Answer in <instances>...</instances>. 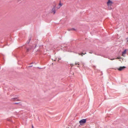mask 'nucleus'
<instances>
[{
    "label": "nucleus",
    "instance_id": "nucleus-1",
    "mask_svg": "<svg viewBox=\"0 0 128 128\" xmlns=\"http://www.w3.org/2000/svg\"><path fill=\"white\" fill-rule=\"evenodd\" d=\"M86 119H83L80 120L79 121L80 125H82L85 124L86 122Z\"/></svg>",
    "mask_w": 128,
    "mask_h": 128
},
{
    "label": "nucleus",
    "instance_id": "nucleus-2",
    "mask_svg": "<svg viewBox=\"0 0 128 128\" xmlns=\"http://www.w3.org/2000/svg\"><path fill=\"white\" fill-rule=\"evenodd\" d=\"M113 2L111 0H108L107 2V5L108 6H111Z\"/></svg>",
    "mask_w": 128,
    "mask_h": 128
},
{
    "label": "nucleus",
    "instance_id": "nucleus-3",
    "mask_svg": "<svg viewBox=\"0 0 128 128\" xmlns=\"http://www.w3.org/2000/svg\"><path fill=\"white\" fill-rule=\"evenodd\" d=\"M126 68L125 66H120L118 68V70L119 71H121L124 70Z\"/></svg>",
    "mask_w": 128,
    "mask_h": 128
},
{
    "label": "nucleus",
    "instance_id": "nucleus-4",
    "mask_svg": "<svg viewBox=\"0 0 128 128\" xmlns=\"http://www.w3.org/2000/svg\"><path fill=\"white\" fill-rule=\"evenodd\" d=\"M51 12L53 13L54 14L56 12V8L55 7H54L52 10Z\"/></svg>",
    "mask_w": 128,
    "mask_h": 128
},
{
    "label": "nucleus",
    "instance_id": "nucleus-5",
    "mask_svg": "<svg viewBox=\"0 0 128 128\" xmlns=\"http://www.w3.org/2000/svg\"><path fill=\"white\" fill-rule=\"evenodd\" d=\"M12 101H16L19 100L17 98H14L11 99Z\"/></svg>",
    "mask_w": 128,
    "mask_h": 128
},
{
    "label": "nucleus",
    "instance_id": "nucleus-6",
    "mask_svg": "<svg viewBox=\"0 0 128 128\" xmlns=\"http://www.w3.org/2000/svg\"><path fill=\"white\" fill-rule=\"evenodd\" d=\"M126 53V50H125L124 52L122 53V55L123 56H124V55Z\"/></svg>",
    "mask_w": 128,
    "mask_h": 128
},
{
    "label": "nucleus",
    "instance_id": "nucleus-7",
    "mask_svg": "<svg viewBox=\"0 0 128 128\" xmlns=\"http://www.w3.org/2000/svg\"><path fill=\"white\" fill-rule=\"evenodd\" d=\"M63 5V4H62L60 2L58 6V8H60V7L61 6Z\"/></svg>",
    "mask_w": 128,
    "mask_h": 128
},
{
    "label": "nucleus",
    "instance_id": "nucleus-8",
    "mask_svg": "<svg viewBox=\"0 0 128 128\" xmlns=\"http://www.w3.org/2000/svg\"><path fill=\"white\" fill-rule=\"evenodd\" d=\"M78 54L80 55H81L82 56H83V54L82 53H81V54L78 53Z\"/></svg>",
    "mask_w": 128,
    "mask_h": 128
},
{
    "label": "nucleus",
    "instance_id": "nucleus-9",
    "mask_svg": "<svg viewBox=\"0 0 128 128\" xmlns=\"http://www.w3.org/2000/svg\"><path fill=\"white\" fill-rule=\"evenodd\" d=\"M75 64H78V65H79V64H78V62H76L75 63Z\"/></svg>",
    "mask_w": 128,
    "mask_h": 128
},
{
    "label": "nucleus",
    "instance_id": "nucleus-10",
    "mask_svg": "<svg viewBox=\"0 0 128 128\" xmlns=\"http://www.w3.org/2000/svg\"><path fill=\"white\" fill-rule=\"evenodd\" d=\"M109 59L111 60H114V58H113V59H110V58H109Z\"/></svg>",
    "mask_w": 128,
    "mask_h": 128
},
{
    "label": "nucleus",
    "instance_id": "nucleus-11",
    "mask_svg": "<svg viewBox=\"0 0 128 128\" xmlns=\"http://www.w3.org/2000/svg\"><path fill=\"white\" fill-rule=\"evenodd\" d=\"M29 51V49H27V52H28Z\"/></svg>",
    "mask_w": 128,
    "mask_h": 128
},
{
    "label": "nucleus",
    "instance_id": "nucleus-12",
    "mask_svg": "<svg viewBox=\"0 0 128 128\" xmlns=\"http://www.w3.org/2000/svg\"><path fill=\"white\" fill-rule=\"evenodd\" d=\"M70 65L72 66H74L73 64H70Z\"/></svg>",
    "mask_w": 128,
    "mask_h": 128
},
{
    "label": "nucleus",
    "instance_id": "nucleus-13",
    "mask_svg": "<svg viewBox=\"0 0 128 128\" xmlns=\"http://www.w3.org/2000/svg\"><path fill=\"white\" fill-rule=\"evenodd\" d=\"M72 30H75L74 29V28H72Z\"/></svg>",
    "mask_w": 128,
    "mask_h": 128
},
{
    "label": "nucleus",
    "instance_id": "nucleus-14",
    "mask_svg": "<svg viewBox=\"0 0 128 128\" xmlns=\"http://www.w3.org/2000/svg\"><path fill=\"white\" fill-rule=\"evenodd\" d=\"M60 59H61L60 58H58V61H59V60H60Z\"/></svg>",
    "mask_w": 128,
    "mask_h": 128
},
{
    "label": "nucleus",
    "instance_id": "nucleus-15",
    "mask_svg": "<svg viewBox=\"0 0 128 128\" xmlns=\"http://www.w3.org/2000/svg\"><path fill=\"white\" fill-rule=\"evenodd\" d=\"M82 53L83 54H83H86V53H85V54H84L83 53Z\"/></svg>",
    "mask_w": 128,
    "mask_h": 128
},
{
    "label": "nucleus",
    "instance_id": "nucleus-16",
    "mask_svg": "<svg viewBox=\"0 0 128 128\" xmlns=\"http://www.w3.org/2000/svg\"><path fill=\"white\" fill-rule=\"evenodd\" d=\"M127 40L128 41V38H127Z\"/></svg>",
    "mask_w": 128,
    "mask_h": 128
},
{
    "label": "nucleus",
    "instance_id": "nucleus-17",
    "mask_svg": "<svg viewBox=\"0 0 128 128\" xmlns=\"http://www.w3.org/2000/svg\"><path fill=\"white\" fill-rule=\"evenodd\" d=\"M29 66V67H31V66Z\"/></svg>",
    "mask_w": 128,
    "mask_h": 128
},
{
    "label": "nucleus",
    "instance_id": "nucleus-18",
    "mask_svg": "<svg viewBox=\"0 0 128 128\" xmlns=\"http://www.w3.org/2000/svg\"><path fill=\"white\" fill-rule=\"evenodd\" d=\"M29 66V67H31V66Z\"/></svg>",
    "mask_w": 128,
    "mask_h": 128
},
{
    "label": "nucleus",
    "instance_id": "nucleus-19",
    "mask_svg": "<svg viewBox=\"0 0 128 128\" xmlns=\"http://www.w3.org/2000/svg\"><path fill=\"white\" fill-rule=\"evenodd\" d=\"M15 104H18V103H15Z\"/></svg>",
    "mask_w": 128,
    "mask_h": 128
},
{
    "label": "nucleus",
    "instance_id": "nucleus-20",
    "mask_svg": "<svg viewBox=\"0 0 128 128\" xmlns=\"http://www.w3.org/2000/svg\"><path fill=\"white\" fill-rule=\"evenodd\" d=\"M33 126H32V128H33Z\"/></svg>",
    "mask_w": 128,
    "mask_h": 128
}]
</instances>
